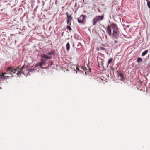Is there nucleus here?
Masks as SVG:
<instances>
[{"mask_svg": "<svg viewBox=\"0 0 150 150\" xmlns=\"http://www.w3.org/2000/svg\"><path fill=\"white\" fill-rule=\"evenodd\" d=\"M1 89V87H0V89Z\"/></svg>", "mask_w": 150, "mask_h": 150, "instance_id": "obj_27", "label": "nucleus"}, {"mask_svg": "<svg viewBox=\"0 0 150 150\" xmlns=\"http://www.w3.org/2000/svg\"><path fill=\"white\" fill-rule=\"evenodd\" d=\"M54 52L52 51H51L50 52H48L47 54L49 55H54Z\"/></svg>", "mask_w": 150, "mask_h": 150, "instance_id": "obj_12", "label": "nucleus"}, {"mask_svg": "<svg viewBox=\"0 0 150 150\" xmlns=\"http://www.w3.org/2000/svg\"><path fill=\"white\" fill-rule=\"evenodd\" d=\"M70 48V45L69 42L67 43L66 45V49L67 51H69Z\"/></svg>", "mask_w": 150, "mask_h": 150, "instance_id": "obj_9", "label": "nucleus"}, {"mask_svg": "<svg viewBox=\"0 0 150 150\" xmlns=\"http://www.w3.org/2000/svg\"><path fill=\"white\" fill-rule=\"evenodd\" d=\"M100 50H105V48L104 47H100Z\"/></svg>", "mask_w": 150, "mask_h": 150, "instance_id": "obj_20", "label": "nucleus"}, {"mask_svg": "<svg viewBox=\"0 0 150 150\" xmlns=\"http://www.w3.org/2000/svg\"><path fill=\"white\" fill-rule=\"evenodd\" d=\"M113 59L112 58H110L109 59L108 62V64L109 65L110 64L112 61Z\"/></svg>", "mask_w": 150, "mask_h": 150, "instance_id": "obj_13", "label": "nucleus"}, {"mask_svg": "<svg viewBox=\"0 0 150 150\" xmlns=\"http://www.w3.org/2000/svg\"><path fill=\"white\" fill-rule=\"evenodd\" d=\"M148 50H147L144 52L142 54V56H144L146 55L148 53Z\"/></svg>", "mask_w": 150, "mask_h": 150, "instance_id": "obj_10", "label": "nucleus"}, {"mask_svg": "<svg viewBox=\"0 0 150 150\" xmlns=\"http://www.w3.org/2000/svg\"><path fill=\"white\" fill-rule=\"evenodd\" d=\"M85 17L84 15H81L78 18V22L81 24H83L85 21Z\"/></svg>", "mask_w": 150, "mask_h": 150, "instance_id": "obj_5", "label": "nucleus"}, {"mask_svg": "<svg viewBox=\"0 0 150 150\" xmlns=\"http://www.w3.org/2000/svg\"><path fill=\"white\" fill-rule=\"evenodd\" d=\"M65 14H66V15H67V17H68V16H69V15H68V12H66V13H65Z\"/></svg>", "mask_w": 150, "mask_h": 150, "instance_id": "obj_22", "label": "nucleus"}, {"mask_svg": "<svg viewBox=\"0 0 150 150\" xmlns=\"http://www.w3.org/2000/svg\"><path fill=\"white\" fill-rule=\"evenodd\" d=\"M142 61V59L140 57L138 58H137V62H141Z\"/></svg>", "mask_w": 150, "mask_h": 150, "instance_id": "obj_15", "label": "nucleus"}, {"mask_svg": "<svg viewBox=\"0 0 150 150\" xmlns=\"http://www.w3.org/2000/svg\"><path fill=\"white\" fill-rule=\"evenodd\" d=\"M24 66L23 65L21 69H19L18 67L14 69L12 67H8L6 69V74H9L11 75L12 73H16L17 75H20L21 74V72L23 74H24V71H23V69L24 68Z\"/></svg>", "mask_w": 150, "mask_h": 150, "instance_id": "obj_1", "label": "nucleus"}, {"mask_svg": "<svg viewBox=\"0 0 150 150\" xmlns=\"http://www.w3.org/2000/svg\"><path fill=\"white\" fill-rule=\"evenodd\" d=\"M111 26L113 29V36L115 38H117L118 36V28L117 25L114 23L111 24Z\"/></svg>", "mask_w": 150, "mask_h": 150, "instance_id": "obj_2", "label": "nucleus"}, {"mask_svg": "<svg viewBox=\"0 0 150 150\" xmlns=\"http://www.w3.org/2000/svg\"><path fill=\"white\" fill-rule=\"evenodd\" d=\"M67 25H71V20L73 19V17L71 16V15H69L68 17H67Z\"/></svg>", "mask_w": 150, "mask_h": 150, "instance_id": "obj_7", "label": "nucleus"}, {"mask_svg": "<svg viewBox=\"0 0 150 150\" xmlns=\"http://www.w3.org/2000/svg\"><path fill=\"white\" fill-rule=\"evenodd\" d=\"M147 5L148 7L150 9V1H149L147 2Z\"/></svg>", "mask_w": 150, "mask_h": 150, "instance_id": "obj_17", "label": "nucleus"}, {"mask_svg": "<svg viewBox=\"0 0 150 150\" xmlns=\"http://www.w3.org/2000/svg\"><path fill=\"white\" fill-rule=\"evenodd\" d=\"M104 18L103 15L97 16L93 18V25H95L98 22L102 20Z\"/></svg>", "mask_w": 150, "mask_h": 150, "instance_id": "obj_3", "label": "nucleus"}, {"mask_svg": "<svg viewBox=\"0 0 150 150\" xmlns=\"http://www.w3.org/2000/svg\"><path fill=\"white\" fill-rule=\"evenodd\" d=\"M97 62L98 64V66L99 67L103 66V59L101 57H98Z\"/></svg>", "mask_w": 150, "mask_h": 150, "instance_id": "obj_4", "label": "nucleus"}, {"mask_svg": "<svg viewBox=\"0 0 150 150\" xmlns=\"http://www.w3.org/2000/svg\"><path fill=\"white\" fill-rule=\"evenodd\" d=\"M36 67L39 66L41 67L42 65V64L41 63H38L36 65Z\"/></svg>", "mask_w": 150, "mask_h": 150, "instance_id": "obj_14", "label": "nucleus"}, {"mask_svg": "<svg viewBox=\"0 0 150 150\" xmlns=\"http://www.w3.org/2000/svg\"><path fill=\"white\" fill-rule=\"evenodd\" d=\"M111 25L110 26L108 25L105 28L106 31L107 33L108 34V35L110 36L111 35Z\"/></svg>", "mask_w": 150, "mask_h": 150, "instance_id": "obj_6", "label": "nucleus"}, {"mask_svg": "<svg viewBox=\"0 0 150 150\" xmlns=\"http://www.w3.org/2000/svg\"><path fill=\"white\" fill-rule=\"evenodd\" d=\"M41 57L42 58H46L47 59L48 56L47 55H46L45 54H43L41 55Z\"/></svg>", "mask_w": 150, "mask_h": 150, "instance_id": "obj_16", "label": "nucleus"}, {"mask_svg": "<svg viewBox=\"0 0 150 150\" xmlns=\"http://www.w3.org/2000/svg\"><path fill=\"white\" fill-rule=\"evenodd\" d=\"M119 75L121 77V80L123 81V79H124V75L120 73L119 74Z\"/></svg>", "mask_w": 150, "mask_h": 150, "instance_id": "obj_11", "label": "nucleus"}, {"mask_svg": "<svg viewBox=\"0 0 150 150\" xmlns=\"http://www.w3.org/2000/svg\"><path fill=\"white\" fill-rule=\"evenodd\" d=\"M6 74V73H2L1 75L0 81H3L5 79H7L9 77V76H5Z\"/></svg>", "mask_w": 150, "mask_h": 150, "instance_id": "obj_8", "label": "nucleus"}, {"mask_svg": "<svg viewBox=\"0 0 150 150\" xmlns=\"http://www.w3.org/2000/svg\"><path fill=\"white\" fill-rule=\"evenodd\" d=\"M76 69L77 71H79V68L78 67H76Z\"/></svg>", "mask_w": 150, "mask_h": 150, "instance_id": "obj_21", "label": "nucleus"}, {"mask_svg": "<svg viewBox=\"0 0 150 150\" xmlns=\"http://www.w3.org/2000/svg\"><path fill=\"white\" fill-rule=\"evenodd\" d=\"M115 43L116 44L117 42V41L116 40L115 41Z\"/></svg>", "mask_w": 150, "mask_h": 150, "instance_id": "obj_24", "label": "nucleus"}, {"mask_svg": "<svg viewBox=\"0 0 150 150\" xmlns=\"http://www.w3.org/2000/svg\"><path fill=\"white\" fill-rule=\"evenodd\" d=\"M146 1H147V2L149 1V0H146Z\"/></svg>", "mask_w": 150, "mask_h": 150, "instance_id": "obj_25", "label": "nucleus"}, {"mask_svg": "<svg viewBox=\"0 0 150 150\" xmlns=\"http://www.w3.org/2000/svg\"><path fill=\"white\" fill-rule=\"evenodd\" d=\"M100 81H101V82L102 81L101 79H100V80H98L97 81V83H98V84H99L100 83Z\"/></svg>", "mask_w": 150, "mask_h": 150, "instance_id": "obj_19", "label": "nucleus"}, {"mask_svg": "<svg viewBox=\"0 0 150 150\" xmlns=\"http://www.w3.org/2000/svg\"><path fill=\"white\" fill-rule=\"evenodd\" d=\"M70 25H67V28L70 31H71V27L70 26Z\"/></svg>", "mask_w": 150, "mask_h": 150, "instance_id": "obj_18", "label": "nucleus"}, {"mask_svg": "<svg viewBox=\"0 0 150 150\" xmlns=\"http://www.w3.org/2000/svg\"><path fill=\"white\" fill-rule=\"evenodd\" d=\"M51 58V57L50 56H48L47 59H50Z\"/></svg>", "mask_w": 150, "mask_h": 150, "instance_id": "obj_23", "label": "nucleus"}, {"mask_svg": "<svg viewBox=\"0 0 150 150\" xmlns=\"http://www.w3.org/2000/svg\"><path fill=\"white\" fill-rule=\"evenodd\" d=\"M127 26V27H129V26Z\"/></svg>", "mask_w": 150, "mask_h": 150, "instance_id": "obj_26", "label": "nucleus"}]
</instances>
